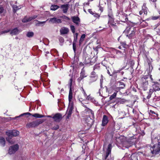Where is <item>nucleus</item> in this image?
Returning a JSON list of instances; mask_svg holds the SVG:
<instances>
[{"instance_id": "nucleus-1", "label": "nucleus", "mask_w": 160, "mask_h": 160, "mask_svg": "<svg viewBox=\"0 0 160 160\" xmlns=\"http://www.w3.org/2000/svg\"><path fill=\"white\" fill-rule=\"evenodd\" d=\"M153 144L152 147L150 148L152 153L154 154H160V142L157 138H155L152 140Z\"/></svg>"}, {"instance_id": "nucleus-2", "label": "nucleus", "mask_w": 160, "mask_h": 160, "mask_svg": "<svg viewBox=\"0 0 160 160\" xmlns=\"http://www.w3.org/2000/svg\"><path fill=\"white\" fill-rule=\"evenodd\" d=\"M112 148L111 144H109L106 150L105 154L103 156L102 160H113V157L111 156V150Z\"/></svg>"}, {"instance_id": "nucleus-3", "label": "nucleus", "mask_w": 160, "mask_h": 160, "mask_svg": "<svg viewBox=\"0 0 160 160\" xmlns=\"http://www.w3.org/2000/svg\"><path fill=\"white\" fill-rule=\"evenodd\" d=\"M43 119H39L38 120L33 121L29 122L26 125V127L28 128H34L37 127L39 124H41L44 122Z\"/></svg>"}, {"instance_id": "nucleus-4", "label": "nucleus", "mask_w": 160, "mask_h": 160, "mask_svg": "<svg viewBox=\"0 0 160 160\" xmlns=\"http://www.w3.org/2000/svg\"><path fill=\"white\" fill-rule=\"evenodd\" d=\"M126 32H127V37H128L129 38H133L135 34V30L133 27H131L129 28H127Z\"/></svg>"}, {"instance_id": "nucleus-5", "label": "nucleus", "mask_w": 160, "mask_h": 160, "mask_svg": "<svg viewBox=\"0 0 160 160\" xmlns=\"http://www.w3.org/2000/svg\"><path fill=\"white\" fill-rule=\"evenodd\" d=\"M73 109L72 103H69L67 112V115L66 118V119H68L71 117Z\"/></svg>"}, {"instance_id": "nucleus-6", "label": "nucleus", "mask_w": 160, "mask_h": 160, "mask_svg": "<svg viewBox=\"0 0 160 160\" xmlns=\"http://www.w3.org/2000/svg\"><path fill=\"white\" fill-rule=\"evenodd\" d=\"M24 115H32L33 117H35L36 118H42L45 117L44 115H42L39 114L38 113H35L34 114H32L29 112H27L25 113H24L23 114H21L20 115L14 118H13V119H15L16 118L20 117L21 116H23Z\"/></svg>"}, {"instance_id": "nucleus-7", "label": "nucleus", "mask_w": 160, "mask_h": 160, "mask_svg": "<svg viewBox=\"0 0 160 160\" xmlns=\"http://www.w3.org/2000/svg\"><path fill=\"white\" fill-rule=\"evenodd\" d=\"M18 148L19 146L17 144L10 147L8 150V153L10 155L14 153L18 150Z\"/></svg>"}, {"instance_id": "nucleus-8", "label": "nucleus", "mask_w": 160, "mask_h": 160, "mask_svg": "<svg viewBox=\"0 0 160 160\" xmlns=\"http://www.w3.org/2000/svg\"><path fill=\"white\" fill-rule=\"evenodd\" d=\"M147 77L146 76L142 78V86L144 90H146L148 88V82L147 80Z\"/></svg>"}, {"instance_id": "nucleus-9", "label": "nucleus", "mask_w": 160, "mask_h": 160, "mask_svg": "<svg viewBox=\"0 0 160 160\" xmlns=\"http://www.w3.org/2000/svg\"><path fill=\"white\" fill-rule=\"evenodd\" d=\"M6 134L8 136V137L6 138L7 141L9 143L13 144L14 143L12 139L11 138L12 137V130H8L6 132Z\"/></svg>"}, {"instance_id": "nucleus-10", "label": "nucleus", "mask_w": 160, "mask_h": 160, "mask_svg": "<svg viewBox=\"0 0 160 160\" xmlns=\"http://www.w3.org/2000/svg\"><path fill=\"white\" fill-rule=\"evenodd\" d=\"M134 65V62L133 60H131L128 64L127 63V65L125 67L122 68V69H125V70H127L129 69L131 70L132 69L134 70V69L133 68V66Z\"/></svg>"}, {"instance_id": "nucleus-11", "label": "nucleus", "mask_w": 160, "mask_h": 160, "mask_svg": "<svg viewBox=\"0 0 160 160\" xmlns=\"http://www.w3.org/2000/svg\"><path fill=\"white\" fill-rule=\"evenodd\" d=\"M54 121L56 122H59L62 119V115L60 113H57L52 117Z\"/></svg>"}, {"instance_id": "nucleus-12", "label": "nucleus", "mask_w": 160, "mask_h": 160, "mask_svg": "<svg viewBox=\"0 0 160 160\" xmlns=\"http://www.w3.org/2000/svg\"><path fill=\"white\" fill-rule=\"evenodd\" d=\"M49 22L52 23L59 24L62 22L61 19L58 18L56 17H54L51 18L49 20Z\"/></svg>"}, {"instance_id": "nucleus-13", "label": "nucleus", "mask_w": 160, "mask_h": 160, "mask_svg": "<svg viewBox=\"0 0 160 160\" xmlns=\"http://www.w3.org/2000/svg\"><path fill=\"white\" fill-rule=\"evenodd\" d=\"M60 8L62 9L63 13H66L69 8V5L68 4L61 5Z\"/></svg>"}, {"instance_id": "nucleus-14", "label": "nucleus", "mask_w": 160, "mask_h": 160, "mask_svg": "<svg viewBox=\"0 0 160 160\" xmlns=\"http://www.w3.org/2000/svg\"><path fill=\"white\" fill-rule=\"evenodd\" d=\"M154 84L152 85L154 91H159L160 90V88L159 85H160L159 83L157 82H152Z\"/></svg>"}, {"instance_id": "nucleus-15", "label": "nucleus", "mask_w": 160, "mask_h": 160, "mask_svg": "<svg viewBox=\"0 0 160 160\" xmlns=\"http://www.w3.org/2000/svg\"><path fill=\"white\" fill-rule=\"evenodd\" d=\"M69 32V29L68 28L63 27L61 28L60 30V32L61 35L67 34Z\"/></svg>"}, {"instance_id": "nucleus-16", "label": "nucleus", "mask_w": 160, "mask_h": 160, "mask_svg": "<svg viewBox=\"0 0 160 160\" xmlns=\"http://www.w3.org/2000/svg\"><path fill=\"white\" fill-rule=\"evenodd\" d=\"M71 19L74 23L76 25H78L80 22V19L78 17L76 16H73L71 17Z\"/></svg>"}, {"instance_id": "nucleus-17", "label": "nucleus", "mask_w": 160, "mask_h": 160, "mask_svg": "<svg viewBox=\"0 0 160 160\" xmlns=\"http://www.w3.org/2000/svg\"><path fill=\"white\" fill-rule=\"evenodd\" d=\"M92 98V97H91L90 95L87 96L85 98V99L82 98L80 96H79L78 97V100L81 102H82V101H84L85 100H88L90 101Z\"/></svg>"}, {"instance_id": "nucleus-18", "label": "nucleus", "mask_w": 160, "mask_h": 160, "mask_svg": "<svg viewBox=\"0 0 160 160\" xmlns=\"http://www.w3.org/2000/svg\"><path fill=\"white\" fill-rule=\"evenodd\" d=\"M85 121V123L89 126H90L92 124V118L89 117L88 118H84Z\"/></svg>"}, {"instance_id": "nucleus-19", "label": "nucleus", "mask_w": 160, "mask_h": 160, "mask_svg": "<svg viewBox=\"0 0 160 160\" xmlns=\"http://www.w3.org/2000/svg\"><path fill=\"white\" fill-rule=\"evenodd\" d=\"M70 73L69 74V76L72 78L73 79L77 77V75L78 73V72L77 71H70Z\"/></svg>"}, {"instance_id": "nucleus-20", "label": "nucleus", "mask_w": 160, "mask_h": 160, "mask_svg": "<svg viewBox=\"0 0 160 160\" xmlns=\"http://www.w3.org/2000/svg\"><path fill=\"white\" fill-rule=\"evenodd\" d=\"M108 120L107 116L105 115H104L102 119V125L105 126L108 123Z\"/></svg>"}, {"instance_id": "nucleus-21", "label": "nucleus", "mask_w": 160, "mask_h": 160, "mask_svg": "<svg viewBox=\"0 0 160 160\" xmlns=\"http://www.w3.org/2000/svg\"><path fill=\"white\" fill-rule=\"evenodd\" d=\"M90 78H91V80L93 82H94L96 81L97 79L98 76L97 75H96L95 72L93 71L91 73Z\"/></svg>"}, {"instance_id": "nucleus-22", "label": "nucleus", "mask_w": 160, "mask_h": 160, "mask_svg": "<svg viewBox=\"0 0 160 160\" xmlns=\"http://www.w3.org/2000/svg\"><path fill=\"white\" fill-rule=\"evenodd\" d=\"M86 77L87 75H85V71H82L80 73V76L78 80L79 81H80L82 79H83V78Z\"/></svg>"}, {"instance_id": "nucleus-23", "label": "nucleus", "mask_w": 160, "mask_h": 160, "mask_svg": "<svg viewBox=\"0 0 160 160\" xmlns=\"http://www.w3.org/2000/svg\"><path fill=\"white\" fill-rule=\"evenodd\" d=\"M72 89H70L69 91V93L68 95V100L69 103H72Z\"/></svg>"}, {"instance_id": "nucleus-24", "label": "nucleus", "mask_w": 160, "mask_h": 160, "mask_svg": "<svg viewBox=\"0 0 160 160\" xmlns=\"http://www.w3.org/2000/svg\"><path fill=\"white\" fill-rule=\"evenodd\" d=\"M19 32L17 28H15L12 30L10 32V34L12 36L16 35Z\"/></svg>"}, {"instance_id": "nucleus-25", "label": "nucleus", "mask_w": 160, "mask_h": 160, "mask_svg": "<svg viewBox=\"0 0 160 160\" xmlns=\"http://www.w3.org/2000/svg\"><path fill=\"white\" fill-rule=\"evenodd\" d=\"M84 62L85 64L91 63V58L89 56H87L85 58Z\"/></svg>"}, {"instance_id": "nucleus-26", "label": "nucleus", "mask_w": 160, "mask_h": 160, "mask_svg": "<svg viewBox=\"0 0 160 160\" xmlns=\"http://www.w3.org/2000/svg\"><path fill=\"white\" fill-rule=\"evenodd\" d=\"M0 144L2 147L4 146L5 144V139L2 137H0Z\"/></svg>"}, {"instance_id": "nucleus-27", "label": "nucleus", "mask_w": 160, "mask_h": 160, "mask_svg": "<svg viewBox=\"0 0 160 160\" xmlns=\"http://www.w3.org/2000/svg\"><path fill=\"white\" fill-rule=\"evenodd\" d=\"M117 72L115 71H107L109 75L110 76H116V74Z\"/></svg>"}, {"instance_id": "nucleus-28", "label": "nucleus", "mask_w": 160, "mask_h": 160, "mask_svg": "<svg viewBox=\"0 0 160 160\" xmlns=\"http://www.w3.org/2000/svg\"><path fill=\"white\" fill-rule=\"evenodd\" d=\"M60 8V7L56 5H52L50 7V9L52 10L55 11Z\"/></svg>"}, {"instance_id": "nucleus-29", "label": "nucleus", "mask_w": 160, "mask_h": 160, "mask_svg": "<svg viewBox=\"0 0 160 160\" xmlns=\"http://www.w3.org/2000/svg\"><path fill=\"white\" fill-rule=\"evenodd\" d=\"M12 137L16 136L19 134V132L15 130H12Z\"/></svg>"}, {"instance_id": "nucleus-30", "label": "nucleus", "mask_w": 160, "mask_h": 160, "mask_svg": "<svg viewBox=\"0 0 160 160\" xmlns=\"http://www.w3.org/2000/svg\"><path fill=\"white\" fill-rule=\"evenodd\" d=\"M46 21H47L43 22L38 21L36 25L38 26H43L46 23Z\"/></svg>"}, {"instance_id": "nucleus-31", "label": "nucleus", "mask_w": 160, "mask_h": 160, "mask_svg": "<svg viewBox=\"0 0 160 160\" xmlns=\"http://www.w3.org/2000/svg\"><path fill=\"white\" fill-rule=\"evenodd\" d=\"M131 160H138L137 157L135 154H132L130 157Z\"/></svg>"}, {"instance_id": "nucleus-32", "label": "nucleus", "mask_w": 160, "mask_h": 160, "mask_svg": "<svg viewBox=\"0 0 160 160\" xmlns=\"http://www.w3.org/2000/svg\"><path fill=\"white\" fill-rule=\"evenodd\" d=\"M73 79L72 78H71L70 79L69 81V82H68V85L69 86V89L71 88V89H72V88H71V87H72V80Z\"/></svg>"}, {"instance_id": "nucleus-33", "label": "nucleus", "mask_w": 160, "mask_h": 160, "mask_svg": "<svg viewBox=\"0 0 160 160\" xmlns=\"http://www.w3.org/2000/svg\"><path fill=\"white\" fill-rule=\"evenodd\" d=\"M81 90L82 91V93L83 94L85 98L88 95H87L85 91L82 87L81 88Z\"/></svg>"}, {"instance_id": "nucleus-34", "label": "nucleus", "mask_w": 160, "mask_h": 160, "mask_svg": "<svg viewBox=\"0 0 160 160\" xmlns=\"http://www.w3.org/2000/svg\"><path fill=\"white\" fill-rule=\"evenodd\" d=\"M34 35V33L32 32H28L27 34V36L28 37H32Z\"/></svg>"}, {"instance_id": "nucleus-35", "label": "nucleus", "mask_w": 160, "mask_h": 160, "mask_svg": "<svg viewBox=\"0 0 160 160\" xmlns=\"http://www.w3.org/2000/svg\"><path fill=\"white\" fill-rule=\"evenodd\" d=\"M117 95V93L116 92L114 93L109 98V99L110 100H111L113 98H115Z\"/></svg>"}, {"instance_id": "nucleus-36", "label": "nucleus", "mask_w": 160, "mask_h": 160, "mask_svg": "<svg viewBox=\"0 0 160 160\" xmlns=\"http://www.w3.org/2000/svg\"><path fill=\"white\" fill-rule=\"evenodd\" d=\"M101 69L99 64L96 65L94 67V70Z\"/></svg>"}, {"instance_id": "nucleus-37", "label": "nucleus", "mask_w": 160, "mask_h": 160, "mask_svg": "<svg viewBox=\"0 0 160 160\" xmlns=\"http://www.w3.org/2000/svg\"><path fill=\"white\" fill-rule=\"evenodd\" d=\"M78 34L77 33H76L75 34V35L74 36V41H73V42H75V43H76V42L77 41V39L78 38Z\"/></svg>"}, {"instance_id": "nucleus-38", "label": "nucleus", "mask_w": 160, "mask_h": 160, "mask_svg": "<svg viewBox=\"0 0 160 160\" xmlns=\"http://www.w3.org/2000/svg\"><path fill=\"white\" fill-rule=\"evenodd\" d=\"M70 29L73 33H74L75 32V28L74 26L71 25L70 26Z\"/></svg>"}, {"instance_id": "nucleus-39", "label": "nucleus", "mask_w": 160, "mask_h": 160, "mask_svg": "<svg viewBox=\"0 0 160 160\" xmlns=\"http://www.w3.org/2000/svg\"><path fill=\"white\" fill-rule=\"evenodd\" d=\"M38 17V16L37 15H35L32 17L29 18V21H31L32 20L36 18H37Z\"/></svg>"}, {"instance_id": "nucleus-40", "label": "nucleus", "mask_w": 160, "mask_h": 160, "mask_svg": "<svg viewBox=\"0 0 160 160\" xmlns=\"http://www.w3.org/2000/svg\"><path fill=\"white\" fill-rule=\"evenodd\" d=\"M5 12V10L3 8L0 6V14H1Z\"/></svg>"}, {"instance_id": "nucleus-41", "label": "nucleus", "mask_w": 160, "mask_h": 160, "mask_svg": "<svg viewBox=\"0 0 160 160\" xmlns=\"http://www.w3.org/2000/svg\"><path fill=\"white\" fill-rule=\"evenodd\" d=\"M121 44L122 45L124 48H127L128 47V45L126 44V42H121Z\"/></svg>"}, {"instance_id": "nucleus-42", "label": "nucleus", "mask_w": 160, "mask_h": 160, "mask_svg": "<svg viewBox=\"0 0 160 160\" xmlns=\"http://www.w3.org/2000/svg\"><path fill=\"white\" fill-rule=\"evenodd\" d=\"M21 8L20 7L17 6L16 5H14L13 6V8L14 10L17 11Z\"/></svg>"}, {"instance_id": "nucleus-43", "label": "nucleus", "mask_w": 160, "mask_h": 160, "mask_svg": "<svg viewBox=\"0 0 160 160\" xmlns=\"http://www.w3.org/2000/svg\"><path fill=\"white\" fill-rule=\"evenodd\" d=\"M160 16H152L151 17V19L152 20H156L158 19L159 18H160Z\"/></svg>"}, {"instance_id": "nucleus-44", "label": "nucleus", "mask_w": 160, "mask_h": 160, "mask_svg": "<svg viewBox=\"0 0 160 160\" xmlns=\"http://www.w3.org/2000/svg\"><path fill=\"white\" fill-rule=\"evenodd\" d=\"M89 111L90 112L92 115V118H94V114L93 112L91 109H89Z\"/></svg>"}, {"instance_id": "nucleus-45", "label": "nucleus", "mask_w": 160, "mask_h": 160, "mask_svg": "<svg viewBox=\"0 0 160 160\" xmlns=\"http://www.w3.org/2000/svg\"><path fill=\"white\" fill-rule=\"evenodd\" d=\"M76 43L75 42H73V51L74 52H75V51L76 50V45H75Z\"/></svg>"}, {"instance_id": "nucleus-46", "label": "nucleus", "mask_w": 160, "mask_h": 160, "mask_svg": "<svg viewBox=\"0 0 160 160\" xmlns=\"http://www.w3.org/2000/svg\"><path fill=\"white\" fill-rule=\"evenodd\" d=\"M85 34H83L81 36V38L80 39V40L79 41V43H80V42L81 41L82 39L83 40V39H84L85 38Z\"/></svg>"}, {"instance_id": "nucleus-47", "label": "nucleus", "mask_w": 160, "mask_h": 160, "mask_svg": "<svg viewBox=\"0 0 160 160\" xmlns=\"http://www.w3.org/2000/svg\"><path fill=\"white\" fill-rule=\"evenodd\" d=\"M22 22H26L30 21H29V18L28 19H26L25 18L23 19L22 20Z\"/></svg>"}, {"instance_id": "nucleus-48", "label": "nucleus", "mask_w": 160, "mask_h": 160, "mask_svg": "<svg viewBox=\"0 0 160 160\" xmlns=\"http://www.w3.org/2000/svg\"><path fill=\"white\" fill-rule=\"evenodd\" d=\"M10 31V30H7L2 31L0 33V35L5 33H7Z\"/></svg>"}, {"instance_id": "nucleus-49", "label": "nucleus", "mask_w": 160, "mask_h": 160, "mask_svg": "<svg viewBox=\"0 0 160 160\" xmlns=\"http://www.w3.org/2000/svg\"><path fill=\"white\" fill-rule=\"evenodd\" d=\"M120 85L121 86V88H123L125 86L124 83L122 82H120Z\"/></svg>"}, {"instance_id": "nucleus-50", "label": "nucleus", "mask_w": 160, "mask_h": 160, "mask_svg": "<svg viewBox=\"0 0 160 160\" xmlns=\"http://www.w3.org/2000/svg\"><path fill=\"white\" fill-rule=\"evenodd\" d=\"M59 41L61 43H63L64 42V38L62 37H60L59 38Z\"/></svg>"}, {"instance_id": "nucleus-51", "label": "nucleus", "mask_w": 160, "mask_h": 160, "mask_svg": "<svg viewBox=\"0 0 160 160\" xmlns=\"http://www.w3.org/2000/svg\"><path fill=\"white\" fill-rule=\"evenodd\" d=\"M63 18L67 21H69L70 20V18L68 17L67 16H64L63 17Z\"/></svg>"}, {"instance_id": "nucleus-52", "label": "nucleus", "mask_w": 160, "mask_h": 160, "mask_svg": "<svg viewBox=\"0 0 160 160\" xmlns=\"http://www.w3.org/2000/svg\"><path fill=\"white\" fill-rule=\"evenodd\" d=\"M59 128V126L57 125L53 127V129L54 130H57Z\"/></svg>"}, {"instance_id": "nucleus-53", "label": "nucleus", "mask_w": 160, "mask_h": 160, "mask_svg": "<svg viewBox=\"0 0 160 160\" xmlns=\"http://www.w3.org/2000/svg\"><path fill=\"white\" fill-rule=\"evenodd\" d=\"M90 101L92 102L93 103H95L96 101H95V99L94 98L92 97Z\"/></svg>"}, {"instance_id": "nucleus-54", "label": "nucleus", "mask_w": 160, "mask_h": 160, "mask_svg": "<svg viewBox=\"0 0 160 160\" xmlns=\"http://www.w3.org/2000/svg\"><path fill=\"white\" fill-rule=\"evenodd\" d=\"M149 91L150 93L152 94L153 92L154 91V89L153 88V89H150L149 90Z\"/></svg>"}, {"instance_id": "nucleus-55", "label": "nucleus", "mask_w": 160, "mask_h": 160, "mask_svg": "<svg viewBox=\"0 0 160 160\" xmlns=\"http://www.w3.org/2000/svg\"><path fill=\"white\" fill-rule=\"evenodd\" d=\"M148 65L149 67V70H152L153 69L152 66L149 64H148Z\"/></svg>"}, {"instance_id": "nucleus-56", "label": "nucleus", "mask_w": 160, "mask_h": 160, "mask_svg": "<svg viewBox=\"0 0 160 160\" xmlns=\"http://www.w3.org/2000/svg\"><path fill=\"white\" fill-rule=\"evenodd\" d=\"M151 93H149L147 97V98L148 99H149L151 97Z\"/></svg>"}, {"instance_id": "nucleus-57", "label": "nucleus", "mask_w": 160, "mask_h": 160, "mask_svg": "<svg viewBox=\"0 0 160 160\" xmlns=\"http://www.w3.org/2000/svg\"><path fill=\"white\" fill-rule=\"evenodd\" d=\"M89 12L91 14H93V13L92 12L91 10L90 9H89L88 10Z\"/></svg>"}, {"instance_id": "nucleus-58", "label": "nucleus", "mask_w": 160, "mask_h": 160, "mask_svg": "<svg viewBox=\"0 0 160 160\" xmlns=\"http://www.w3.org/2000/svg\"><path fill=\"white\" fill-rule=\"evenodd\" d=\"M143 11H140L139 12V14L140 15H142V14Z\"/></svg>"}, {"instance_id": "nucleus-59", "label": "nucleus", "mask_w": 160, "mask_h": 160, "mask_svg": "<svg viewBox=\"0 0 160 160\" xmlns=\"http://www.w3.org/2000/svg\"><path fill=\"white\" fill-rule=\"evenodd\" d=\"M151 2H155L157 0H149Z\"/></svg>"}, {"instance_id": "nucleus-60", "label": "nucleus", "mask_w": 160, "mask_h": 160, "mask_svg": "<svg viewBox=\"0 0 160 160\" xmlns=\"http://www.w3.org/2000/svg\"><path fill=\"white\" fill-rule=\"evenodd\" d=\"M150 78L151 80L152 81V80H153V78H152V75H150Z\"/></svg>"}, {"instance_id": "nucleus-61", "label": "nucleus", "mask_w": 160, "mask_h": 160, "mask_svg": "<svg viewBox=\"0 0 160 160\" xmlns=\"http://www.w3.org/2000/svg\"><path fill=\"white\" fill-rule=\"evenodd\" d=\"M117 53L121 54V52L120 51H117Z\"/></svg>"}, {"instance_id": "nucleus-62", "label": "nucleus", "mask_w": 160, "mask_h": 160, "mask_svg": "<svg viewBox=\"0 0 160 160\" xmlns=\"http://www.w3.org/2000/svg\"><path fill=\"white\" fill-rule=\"evenodd\" d=\"M100 11H101V12H102L103 11V8H100Z\"/></svg>"}, {"instance_id": "nucleus-63", "label": "nucleus", "mask_w": 160, "mask_h": 160, "mask_svg": "<svg viewBox=\"0 0 160 160\" xmlns=\"http://www.w3.org/2000/svg\"><path fill=\"white\" fill-rule=\"evenodd\" d=\"M82 105L85 108H86V106L83 103H82Z\"/></svg>"}, {"instance_id": "nucleus-64", "label": "nucleus", "mask_w": 160, "mask_h": 160, "mask_svg": "<svg viewBox=\"0 0 160 160\" xmlns=\"http://www.w3.org/2000/svg\"><path fill=\"white\" fill-rule=\"evenodd\" d=\"M83 63H80V66H83Z\"/></svg>"}]
</instances>
